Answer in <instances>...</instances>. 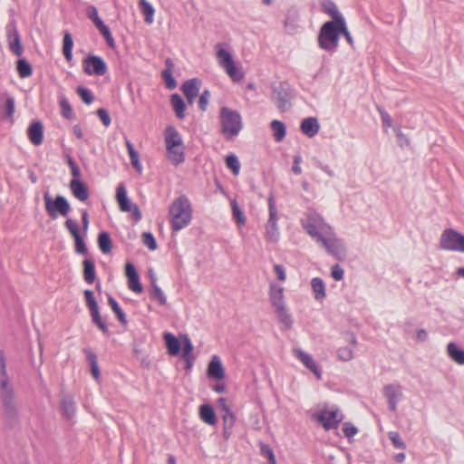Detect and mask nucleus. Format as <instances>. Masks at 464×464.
<instances>
[{
    "label": "nucleus",
    "mask_w": 464,
    "mask_h": 464,
    "mask_svg": "<svg viewBox=\"0 0 464 464\" xmlns=\"http://www.w3.org/2000/svg\"><path fill=\"white\" fill-rule=\"evenodd\" d=\"M193 209L188 198L180 195L176 198L169 208V218L172 231H179L187 227L192 220Z\"/></svg>",
    "instance_id": "f257e3e1"
},
{
    "label": "nucleus",
    "mask_w": 464,
    "mask_h": 464,
    "mask_svg": "<svg viewBox=\"0 0 464 464\" xmlns=\"http://www.w3.org/2000/svg\"><path fill=\"white\" fill-rule=\"evenodd\" d=\"M303 229L315 241L321 238L332 227L314 209H307L300 219Z\"/></svg>",
    "instance_id": "f03ea898"
},
{
    "label": "nucleus",
    "mask_w": 464,
    "mask_h": 464,
    "mask_svg": "<svg viewBox=\"0 0 464 464\" xmlns=\"http://www.w3.org/2000/svg\"><path fill=\"white\" fill-rule=\"evenodd\" d=\"M221 133L227 140L237 137L242 130L240 113L227 107H222L219 111Z\"/></svg>",
    "instance_id": "7ed1b4c3"
},
{
    "label": "nucleus",
    "mask_w": 464,
    "mask_h": 464,
    "mask_svg": "<svg viewBox=\"0 0 464 464\" xmlns=\"http://www.w3.org/2000/svg\"><path fill=\"white\" fill-rule=\"evenodd\" d=\"M340 30L338 22H325L320 28L318 46L328 53L336 52L339 45Z\"/></svg>",
    "instance_id": "20e7f679"
},
{
    "label": "nucleus",
    "mask_w": 464,
    "mask_h": 464,
    "mask_svg": "<svg viewBox=\"0 0 464 464\" xmlns=\"http://www.w3.org/2000/svg\"><path fill=\"white\" fill-rule=\"evenodd\" d=\"M326 252L336 259L343 258L346 254L343 241L337 237L333 227L316 241Z\"/></svg>",
    "instance_id": "39448f33"
},
{
    "label": "nucleus",
    "mask_w": 464,
    "mask_h": 464,
    "mask_svg": "<svg viewBox=\"0 0 464 464\" xmlns=\"http://www.w3.org/2000/svg\"><path fill=\"white\" fill-rule=\"evenodd\" d=\"M269 217L266 223L265 237L266 241L276 243L279 239L280 232L278 227V211L276 206V200L273 194H270L267 198Z\"/></svg>",
    "instance_id": "423d86ee"
},
{
    "label": "nucleus",
    "mask_w": 464,
    "mask_h": 464,
    "mask_svg": "<svg viewBox=\"0 0 464 464\" xmlns=\"http://www.w3.org/2000/svg\"><path fill=\"white\" fill-rule=\"evenodd\" d=\"M44 207L47 214L55 219L59 215L66 217L71 211L68 200L61 195L52 198L48 192L44 195Z\"/></svg>",
    "instance_id": "0eeeda50"
},
{
    "label": "nucleus",
    "mask_w": 464,
    "mask_h": 464,
    "mask_svg": "<svg viewBox=\"0 0 464 464\" xmlns=\"http://www.w3.org/2000/svg\"><path fill=\"white\" fill-rule=\"evenodd\" d=\"M440 246L443 250L464 253V235L447 228L440 236Z\"/></svg>",
    "instance_id": "6e6552de"
},
{
    "label": "nucleus",
    "mask_w": 464,
    "mask_h": 464,
    "mask_svg": "<svg viewBox=\"0 0 464 464\" xmlns=\"http://www.w3.org/2000/svg\"><path fill=\"white\" fill-rule=\"evenodd\" d=\"M217 49V59L219 65L225 70L228 76L234 80L238 81L243 78V74L238 72L234 63L232 55L228 51L222 48V44L216 45Z\"/></svg>",
    "instance_id": "1a4fd4ad"
},
{
    "label": "nucleus",
    "mask_w": 464,
    "mask_h": 464,
    "mask_svg": "<svg viewBox=\"0 0 464 464\" xmlns=\"http://www.w3.org/2000/svg\"><path fill=\"white\" fill-rule=\"evenodd\" d=\"M314 419L323 426L325 430H335L344 419V415L336 408L334 410H322Z\"/></svg>",
    "instance_id": "9d476101"
},
{
    "label": "nucleus",
    "mask_w": 464,
    "mask_h": 464,
    "mask_svg": "<svg viewBox=\"0 0 464 464\" xmlns=\"http://www.w3.org/2000/svg\"><path fill=\"white\" fill-rule=\"evenodd\" d=\"M84 298L87 307L90 310L92 323L103 333L108 334L109 328L107 323L102 319L100 314L98 303L95 300L92 290L84 291Z\"/></svg>",
    "instance_id": "9b49d317"
},
{
    "label": "nucleus",
    "mask_w": 464,
    "mask_h": 464,
    "mask_svg": "<svg viewBox=\"0 0 464 464\" xmlns=\"http://www.w3.org/2000/svg\"><path fill=\"white\" fill-rule=\"evenodd\" d=\"M83 72L87 75H104L107 71V64L104 60L94 54H88L82 61Z\"/></svg>",
    "instance_id": "f8f14e48"
},
{
    "label": "nucleus",
    "mask_w": 464,
    "mask_h": 464,
    "mask_svg": "<svg viewBox=\"0 0 464 464\" xmlns=\"http://www.w3.org/2000/svg\"><path fill=\"white\" fill-rule=\"evenodd\" d=\"M6 39L9 50L15 55L21 56L24 53V47L21 44L20 34L16 27L14 19L11 20L5 26Z\"/></svg>",
    "instance_id": "ddd939ff"
},
{
    "label": "nucleus",
    "mask_w": 464,
    "mask_h": 464,
    "mask_svg": "<svg viewBox=\"0 0 464 464\" xmlns=\"http://www.w3.org/2000/svg\"><path fill=\"white\" fill-rule=\"evenodd\" d=\"M291 90L287 83L280 82L273 88L272 100L277 104L278 109L284 111L291 99Z\"/></svg>",
    "instance_id": "4468645a"
},
{
    "label": "nucleus",
    "mask_w": 464,
    "mask_h": 464,
    "mask_svg": "<svg viewBox=\"0 0 464 464\" xmlns=\"http://www.w3.org/2000/svg\"><path fill=\"white\" fill-rule=\"evenodd\" d=\"M65 227L69 230L70 234L74 238L75 242V251L81 255H87L88 254V248L85 245V242L82 238V237L80 234V230L78 227V224L75 220L68 218L65 221Z\"/></svg>",
    "instance_id": "2eb2a0df"
},
{
    "label": "nucleus",
    "mask_w": 464,
    "mask_h": 464,
    "mask_svg": "<svg viewBox=\"0 0 464 464\" xmlns=\"http://www.w3.org/2000/svg\"><path fill=\"white\" fill-rule=\"evenodd\" d=\"M383 395L388 401L391 411H396L400 399L402 397V387L400 384H387L383 388Z\"/></svg>",
    "instance_id": "dca6fc26"
},
{
    "label": "nucleus",
    "mask_w": 464,
    "mask_h": 464,
    "mask_svg": "<svg viewBox=\"0 0 464 464\" xmlns=\"http://www.w3.org/2000/svg\"><path fill=\"white\" fill-rule=\"evenodd\" d=\"M125 275L128 278L129 288L135 293H141L142 285L140 282V276L132 263H126Z\"/></svg>",
    "instance_id": "f3484780"
},
{
    "label": "nucleus",
    "mask_w": 464,
    "mask_h": 464,
    "mask_svg": "<svg viewBox=\"0 0 464 464\" xmlns=\"http://www.w3.org/2000/svg\"><path fill=\"white\" fill-rule=\"evenodd\" d=\"M200 85L201 81L198 78H192L183 82L181 90L188 103L194 102L195 98L198 95Z\"/></svg>",
    "instance_id": "a211bd4d"
},
{
    "label": "nucleus",
    "mask_w": 464,
    "mask_h": 464,
    "mask_svg": "<svg viewBox=\"0 0 464 464\" xmlns=\"http://www.w3.org/2000/svg\"><path fill=\"white\" fill-rule=\"evenodd\" d=\"M269 300L274 310L285 306L284 287L276 283H271L269 286Z\"/></svg>",
    "instance_id": "6ab92c4d"
},
{
    "label": "nucleus",
    "mask_w": 464,
    "mask_h": 464,
    "mask_svg": "<svg viewBox=\"0 0 464 464\" xmlns=\"http://www.w3.org/2000/svg\"><path fill=\"white\" fill-rule=\"evenodd\" d=\"M295 355L299 361L303 362V364L309 369L318 380L322 378V371L321 368L317 365L313 357L307 353L298 349L295 351Z\"/></svg>",
    "instance_id": "aec40b11"
},
{
    "label": "nucleus",
    "mask_w": 464,
    "mask_h": 464,
    "mask_svg": "<svg viewBox=\"0 0 464 464\" xmlns=\"http://www.w3.org/2000/svg\"><path fill=\"white\" fill-rule=\"evenodd\" d=\"M3 406H4V414L10 425H13L18 417L17 409L15 403L14 401V395L10 396L7 394L5 397L2 398Z\"/></svg>",
    "instance_id": "412c9836"
},
{
    "label": "nucleus",
    "mask_w": 464,
    "mask_h": 464,
    "mask_svg": "<svg viewBox=\"0 0 464 464\" xmlns=\"http://www.w3.org/2000/svg\"><path fill=\"white\" fill-rule=\"evenodd\" d=\"M29 140L35 146H39L44 140V125L41 121H33L27 130Z\"/></svg>",
    "instance_id": "4be33fe9"
},
{
    "label": "nucleus",
    "mask_w": 464,
    "mask_h": 464,
    "mask_svg": "<svg viewBox=\"0 0 464 464\" xmlns=\"http://www.w3.org/2000/svg\"><path fill=\"white\" fill-rule=\"evenodd\" d=\"M164 141L166 147H179L184 145L180 133L173 126H168L165 129Z\"/></svg>",
    "instance_id": "5701e85b"
},
{
    "label": "nucleus",
    "mask_w": 464,
    "mask_h": 464,
    "mask_svg": "<svg viewBox=\"0 0 464 464\" xmlns=\"http://www.w3.org/2000/svg\"><path fill=\"white\" fill-rule=\"evenodd\" d=\"M320 5L322 11L332 17L330 22L340 23L344 20L343 16L339 12L337 5L333 0H321Z\"/></svg>",
    "instance_id": "b1692460"
},
{
    "label": "nucleus",
    "mask_w": 464,
    "mask_h": 464,
    "mask_svg": "<svg viewBox=\"0 0 464 464\" xmlns=\"http://www.w3.org/2000/svg\"><path fill=\"white\" fill-rule=\"evenodd\" d=\"M301 131L309 138L314 137L320 130L318 120L315 117H308L302 121Z\"/></svg>",
    "instance_id": "393cba45"
},
{
    "label": "nucleus",
    "mask_w": 464,
    "mask_h": 464,
    "mask_svg": "<svg viewBox=\"0 0 464 464\" xmlns=\"http://www.w3.org/2000/svg\"><path fill=\"white\" fill-rule=\"evenodd\" d=\"M70 189L72 195L80 201H86L89 198V190L85 183L82 180L72 179Z\"/></svg>",
    "instance_id": "a878e982"
},
{
    "label": "nucleus",
    "mask_w": 464,
    "mask_h": 464,
    "mask_svg": "<svg viewBox=\"0 0 464 464\" xmlns=\"http://www.w3.org/2000/svg\"><path fill=\"white\" fill-rule=\"evenodd\" d=\"M174 69V63L170 58L165 60V69L161 72V76L164 80L165 86L169 90H173L177 87V81L172 75Z\"/></svg>",
    "instance_id": "bb28decb"
},
{
    "label": "nucleus",
    "mask_w": 464,
    "mask_h": 464,
    "mask_svg": "<svg viewBox=\"0 0 464 464\" xmlns=\"http://www.w3.org/2000/svg\"><path fill=\"white\" fill-rule=\"evenodd\" d=\"M208 374L209 378L221 380L225 377L224 368L220 359L215 355L208 363Z\"/></svg>",
    "instance_id": "cd10ccee"
},
{
    "label": "nucleus",
    "mask_w": 464,
    "mask_h": 464,
    "mask_svg": "<svg viewBox=\"0 0 464 464\" xmlns=\"http://www.w3.org/2000/svg\"><path fill=\"white\" fill-rule=\"evenodd\" d=\"M116 199L118 201L120 209L122 212L130 211L132 204L128 198L126 188L122 183L119 184L117 187Z\"/></svg>",
    "instance_id": "c85d7f7f"
},
{
    "label": "nucleus",
    "mask_w": 464,
    "mask_h": 464,
    "mask_svg": "<svg viewBox=\"0 0 464 464\" xmlns=\"http://www.w3.org/2000/svg\"><path fill=\"white\" fill-rule=\"evenodd\" d=\"M167 158L175 166H178L185 161V148L184 145L179 147H166Z\"/></svg>",
    "instance_id": "c756f323"
},
{
    "label": "nucleus",
    "mask_w": 464,
    "mask_h": 464,
    "mask_svg": "<svg viewBox=\"0 0 464 464\" xmlns=\"http://www.w3.org/2000/svg\"><path fill=\"white\" fill-rule=\"evenodd\" d=\"M170 104L175 111L176 117L179 120L185 118L187 106L182 97L178 93H173L170 96Z\"/></svg>",
    "instance_id": "7c9ffc66"
},
{
    "label": "nucleus",
    "mask_w": 464,
    "mask_h": 464,
    "mask_svg": "<svg viewBox=\"0 0 464 464\" xmlns=\"http://www.w3.org/2000/svg\"><path fill=\"white\" fill-rule=\"evenodd\" d=\"M1 101H4V104L1 105L0 111L6 118H12L14 113V98L7 92L1 94Z\"/></svg>",
    "instance_id": "2f4dec72"
},
{
    "label": "nucleus",
    "mask_w": 464,
    "mask_h": 464,
    "mask_svg": "<svg viewBox=\"0 0 464 464\" xmlns=\"http://www.w3.org/2000/svg\"><path fill=\"white\" fill-rule=\"evenodd\" d=\"M199 417L208 425H215L218 422L216 412L209 404H203L199 407Z\"/></svg>",
    "instance_id": "473e14b6"
},
{
    "label": "nucleus",
    "mask_w": 464,
    "mask_h": 464,
    "mask_svg": "<svg viewBox=\"0 0 464 464\" xmlns=\"http://www.w3.org/2000/svg\"><path fill=\"white\" fill-rule=\"evenodd\" d=\"M311 287L314 297L316 301H322L326 295V287L324 280L320 277H314L311 280Z\"/></svg>",
    "instance_id": "72a5a7b5"
},
{
    "label": "nucleus",
    "mask_w": 464,
    "mask_h": 464,
    "mask_svg": "<svg viewBox=\"0 0 464 464\" xmlns=\"http://www.w3.org/2000/svg\"><path fill=\"white\" fill-rule=\"evenodd\" d=\"M448 356L459 365L464 364V350L459 348L455 343L450 342L447 345Z\"/></svg>",
    "instance_id": "f704fd0d"
},
{
    "label": "nucleus",
    "mask_w": 464,
    "mask_h": 464,
    "mask_svg": "<svg viewBox=\"0 0 464 464\" xmlns=\"http://www.w3.org/2000/svg\"><path fill=\"white\" fill-rule=\"evenodd\" d=\"M150 295L153 299L157 300L160 305H165L167 304V298L161 288L156 283V276L152 274L150 270Z\"/></svg>",
    "instance_id": "c9c22d12"
},
{
    "label": "nucleus",
    "mask_w": 464,
    "mask_h": 464,
    "mask_svg": "<svg viewBox=\"0 0 464 464\" xmlns=\"http://www.w3.org/2000/svg\"><path fill=\"white\" fill-rule=\"evenodd\" d=\"M83 278L89 285L92 284L96 277L95 263L92 259L86 258L82 262Z\"/></svg>",
    "instance_id": "e433bc0d"
},
{
    "label": "nucleus",
    "mask_w": 464,
    "mask_h": 464,
    "mask_svg": "<svg viewBox=\"0 0 464 464\" xmlns=\"http://www.w3.org/2000/svg\"><path fill=\"white\" fill-rule=\"evenodd\" d=\"M164 341L166 343L168 353L170 355H177L179 353L180 343H179V341L178 340V338L174 334H172L170 333H166L164 334Z\"/></svg>",
    "instance_id": "4c0bfd02"
},
{
    "label": "nucleus",
    "mask_w": 464,
    "mask_h": 464,
    "mask_svg": "<svg viewBox=\"0 0 464 464\" xmlns=\"http://www.w3.org/2000/svg\"><path fill=\"white\" fill-rule=\"evenodd\" d=\"M83 353L86 355V360L88 361L90 367H91V372L93 376V378L98 381L100 378V369L98 366V361L96 354L89 348L83 349Z\"/></svg>",
    "instance_id": "58836bf2"
},
{
    "label": "nucleus",
    "mask_w": 464,
    "mask_h": 464,
    "mask_svg": "<svg viewBox=\"0 0 464 464\" xmlns=\"http://www.w3.org/2000/svg\"><path fill=\"white\" fill-rule=\"evenodd\" d=\"M274 311L277 316L278 322L284 325L285 329H290L294 322L286 305L275 309Z\"/></svg>",
    "instance_id": "ea45409f"
},
{
    "label": "nucleus",
    "mask_w": 464,
    "mask_h": 464,
    "mask_svg": "<svg viewBox=\"0 0 464 464\" xmlns=\"http://www.w3.org/2000/svg\"><path fill=\"white\" fill-rule=\"evenodd\" d=\"M125 145H126V148H127V150H128V153H129V156H130V163H131L132 167L138 172H141L142 166H141V163L140 161L139 153L136 151V150L134 149L133 144L130 142V140H128V139L125 140Z\"/></svg>",
    "instance_id": "a19ab883"
},
{
    "label": "nucleus",
    "mask_w": 464,
    "mask_h": 464,
    "mask_svg": "<svg viewBox=\"0 0 464 464\" xmlns=\"http://www.w3.org/2000/svg\"><path fill=\"white\" fill-rule=\"evenodd\" d=\"M271 130L275 140L279 142L282 141L286 135V128L284 122L274 120L270 123Z\"/></svg>",
    "instance_id": "79ce46f5"
},
{
    "label": "nucleus",
    "mask_w": 464,
    "mask_h": 464,
    "mask_svg": "<svg viewBox=\"0 0 464 464\" xmlns=\"http://www.w3.org/2000/svg\"><path fill=\"white\" fill-rule=\"evenodd\" d=\"M16 71L20 78H28L33 74V67L25 58H20L16 62Z\"/></svg>",
    "instance_id": "37998d69"
},
{
    "label": "nucleus",
    "mask_w": 464,
    "mask_h": 464,
    "mask_svg": "<svg viewBox=\"0 0 464 464\" xmlns=\"http://www.w3.org/2000/svg\"><path fill=\"white\" fill-rule=\"evenodd\" d=\"M98 246L103 254H109L112 248L111 236L106 231H102L98 236Z\"/></svg>",
    "instance_id": "c03bdc74"
},
{
    "label": "nucleus",
    "mask_w": 464,
    "mask_h": 464,
    "mask_svg": "<svg viewBox=\"0 0 464 464\" xmlns=\"http://www.w3.org/2000/svg\"><path fill=\"white\" fill-rule=\"evenodd\" d=\"M108 304L111 306L113 313L116 314L119 322L123 326H126L128 324V321H127L124 312L122 311V309L121 308L118 302L115 300V298L110 295H108Z\"/></svg>",
    "instance_id": "a18cd8bd"
},
{
    "label": "nucleus",
    "mask_w": 464,
    "mask_h": 464,
    "mask_svg": "<svg viewBox=\"0 0 464 464\" xmlns=\"http://www.w3.org/2000/svg\"><path fill=\"white\" fill-rule=\"evenodd\" d=\"M140 11L144 15V20L147 24H150L153 23V15L155 13L154 7L147 0H140L139 3Z\"/></svg>",
    "instance_id": "49530a36"
},
{
    "label": "nucleus",
    "mask_w": 464,
    "mask_h": 464,
    "mask_svg": "<svg viewBox=\"0 0 464 464\" xmlns=\"http://www.w3.org/2000/svg\"><path fill=\"white\" fill-rule=\"evenodd\" d=\"M72 36L70 33H65L63 43V53L67 62H71L72 60Z\"/></svg>",
    "instance_id": "de8ad7c7"
},
{
    "label": "nucleus",
    "mask_w": 464,
    "mask_h": 464,
    "mask_svg": "<svg viewBox=\"0 0 464 464\" xmlns=\"http://www.w3.org/2000/svg\"><path fill=\"white\" fill-rule=\"evenodd\" d=\"M62 411L66 419H71L75 412L74 401L71 397H65L62 401Z\"/></svg>",
    "instance_id": "09e8293b"
},
{
    "label": "nucleus",
    "mask_w": 464,
    "mask_h": 464,
    "mask_svg": "<svg viewBox=\"0 0 464 464\" xmlns=\"http://www.w3.org/2000/svg\"><path fill=\"white\" fill-rule=\"evenodd\" d=\"M0 389L2 398L5 397L7 394H10V396L14 395V390L10 385L7 372H5V375H0Z\"/></svg>",
    "instance_id": "8fccbe9b"
},
{
    "label": "nucleus",
    "mask_w": 464,
    "mask_h": 464,
    "mask_svg": "<svg viewBox=\"0 0 464 464\" xmlns=\"http://www.w3.org/2000/svg\"><path fill=\"white\" fill-rule=\"evenodd\" d=\"M231 206L233 218L238 225H244L246 221V218L235 199L232 200Z\"/></svg>",
    "instance_id": "3c124183"
},
{
    "label": "nucleus",
    "mask_w": 464,
    "mask_h": 464,
    "mask_svg": "<svg viewBox=\"0 0 464 464\" xmlns=\"http://www.w3.org/2000/svg\"><path fill=\"white\" fill-rule=\"evenodd\" d=\"M183 357L186 359L187 362H188V367H190L191 364L189 362V359H190V354L193 351V344L190 341V339L187 336V335H184L183 336Z\"/></svg>",
    "instance_id": "603ef678"
},
{
    "label": "nucleus",
    "mask_w": 464,
    "mask_h": 464,
    "mask_svg": "<svg viewBox=\"0 0 464 464\" xmlns=\"http://www.w3.org/2000/svg\"><path fill=\"white\" fill-rule=\"evenodd\" d=\"M226 164L235 175L239 173L240 162L235 154L228 155L226 159Z\"/></svg>",
    "instance_id": "864d4df0"
},
{
    "label": "nucleus",
    "mask_w": 464,
    "mask_h": 464,
    "mask_svg": "<svg viewBox=\"0 0 464 464\" xmlns=\"http://www.w3.org/2000/svg\"><path fill=\"white\" fill-rule=\"evenodd\" d=\"M222 415L223 427L232 428L236 422V416L230 408H226Z\"/></svg>",
    "instance_id": "5fc2aeb1"
},
{
    "label": "nucleus",
    "mask_w": 464,
    "mask_h": 464,
    "mask_svg": "<svg viewBox=\"0 0 464 464\" xmlns=\"http://www.w3.org/2000/svg\"><path fill=\"white\" fill-rule=\"evenodd\" d=\"M390 440L392 441L394 448L399 450H405L406 444L401 438L400 434L397 431H390L388 434Z\"/></svg>",
    "instance_id": "6e6d98bb"
},
{
    "label": "nucleus",
    "mask_w": 464,
    "mask_h": 464,
    "mask_svg": "<svg viewBox=\"0 0 464 464\" xmlns=\"http://www.w3.org/2000/svg\"><path fill=\"white\" fill-rule=\"evenodd\" d=\"M76 92L79 94V96L81 97L82 101L83 102H85L86 104H91L93 102L94 97L92 95V92L89 89H87L85 87L79 86L76 89Z\"/></svg>",
    "instance_id": "4d7b16f0"
},
{
    "label": "nucleus",
    "mask_w": 464,
    "mask_h": 464,
    "mask_svg": "<svg viewBox=\"0 0 464 464\" xmlns=\"http://www.w3.org/2000/svg\"><path fill=\"white\" fill-rule=\"evenodd\" d=\"M59 104L61 107L62 115L65 119H68V120L72 119L73 116V113H72V107H71L69 102L65 98H63L60 100Z\"/></svg>",
    "instance_id": "13d9d810"
},
{
    "label": "nucleus",
    "mask_w": 464,
    "mask_h": 464,
    "mask_svg": "<svg viewBox=\"0 0 464 464\" xmlns=\"http://www.w3.org/2000/svg\"><path fill=\"white\" fill-rule=\"evenodd\" d=\"M142 243L148 246L150 250L157 248V242L154 236L150 232H144L142 234Z\"/></svg>",
    "instance_id": "bf43d9fd"
},
{
    "label": "nucleus",
    "mask_w": 464,
    "mask_h": 464,
    "mask_svg": "<svg viewBox=\"0 0 464 464\" xmlns=\"http://www.w3.org/2000/svg\"><path fill=\"white\" fill-rule=\"evenodd\" d=\"M338 358L343 362H349L353 358V350L349 347H341L337 351Z\"/></svg>",
    "instance_id": "052dcab7"
},
{
    "label": "nucleus",
    "mask_w": 464,
    "mask_h": 464,
    "mask_svg": "<svg viewBox=\"0 0 464 464\" xmlns=\"http://www.w3.org/2000/svg\"><path fill=\"white\" fill-rule=\"evenodd\" d=\"M298 18L297 11L295 9H291L287 12L285 20V27H295V22Z\"/></svg>",
    "instance_id": "680f3d73"
},
{
    "label": "nucleus",
    "mask_w": 464,
    "mask_h": 464,
    "mask_svg": "<svg viewBox=\"0 0 464 464\" xmlns=\"http://www.w3.org/2000/svg\"><path fill=\"white\" fill-rule=\"evenodd\" d=\"M343 431L344 436L350 440L358 433V429L351 422H344Z\"/></svg>",
    "instance_id": "e2e57ef3"
},
{
    "label": "nucleus",
    "mask_w": 464,
    "mask_h": 464,
    "mask_svg": "<svg viewBox=\"0 0 464 464\" xmlns=\"http://www.w3.org/2000/svg\"><path fill=\"white\" fill-rule=\"evenodd\" d=\"M376 108L378 112L380 113L383 127H391L392 125V120L390 114L382 106H377Z\"/></svg>",
    "instance_id": "0e129e2a"
},
{
    "label": "nucleus",
    "mask_w": 464,
    "mask_h": 464,
    "mask_svg": "<svg viewBox=\"0 0 464 464\" xmlns=\"http://www.w3.org/2000/svg\"><path fill=\"white\" fill-rule=\"evenodd\" d=\"M96 113L105 127H109L111 125V119L106 109L100 108L97 110Z\"/></svg>",
    "instance_id": "69168bd1"
},
{
    "label": "nucleus",
    "mask_w": 464,
    "mask_h": 464,
    "mask_svg": "<svg viewBox=\"0 0 464 464\" xmlns=\"http://www.w3.org/2000/svg\"><path fill=\"white\" fill-rule=\"evenodd\" d=\"M261 454L264 457L267 458V459L269 460V464H277L275 453L268 445H263L261 447Z\"/></svg>",
    "instance_id": "338daca9"
},
{
    "label": "nucleus",
    "mask_w": 464,
    "mask_h": 464,
    "mask_svg": "<svg viewBox=\"0 0 464 464\" xmlns=\"http://www.w3.org/2000/svg\"><path fill=\"white\" fill-rule=\"evenodd\" d=\"M340 35H343L347 42L352 45L353 44V37L347 29L345 19L339 23Z\"/></svg>",
    "instance_id": "774afa93"
}]
</instances>
